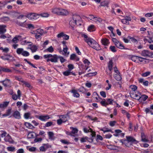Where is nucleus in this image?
<instances>
[{"mask_svg": "<svg viewBox=\"0 0 153 153\" xmlns=\"http://www.w3.org/2000/svg\"><path fill=\"white\" fill-rule=\"evenodd\" d=\"M16 23L18 25L20 26L27 28V24L26 22V20H25L23 22H21L18 20H16Z\"/></svg>", "mask_w": 153, "mask_h": 153, "instance_id": "obj_7", "label": "nucleus"}, {"mask_svg": "<svg viewBox=\"0 0 153 153\" xmlns=\"http://www.w3.org/2000/svg\"><path fill=\"white\" fill-rule=\"evenodd\" d=\"M24 50L22 48H18L16 50V52L18 54H22Z\"/></svg>", "mask_w": 153, "mask_h": 153, "instance_id": "obj_35", "label": "nucleus"}, {"mask_svg": "<svg viewBox=\"0 0 153 153\" xmlns=\"http://www.w3.org/2000/svg\"><path fill=\"white\" fill-rule=\"evenodd\" d=\"M130 88L133 91H135L137 89V87L135 85H131L130 86Z\"/></svg>", "mask_w": 153, "mask_h": 153, "instance_id": "obj_47", "label": "nucleus"}, {"mask_svg": "<svg viewBox=\"0 0 153 153\" xmlns=\"http://www.w3.org/2000/svg\"><path fill=\"white\" fill-rule=\"evenodd\" d=\"M40 151L44 152L46 150V149L44 146H41L39 148Z\"/></svg>", "mask_w": 153, "mask_h": 153, "instance_id": "obj_63", "label": "nucleus"}, {"mask_svg": "<svg viewBox=\"0 0 153 153\" xmlns=\"http://www.w3.org/2000/svg\"><path fill=\"white\" fill-rule=\"evenodd\" d=\"M30 115V114L29 112L25 113L24 115V118L26 119H28Z\"/></svg>", "mask_w": 153, "mask_h": 153, "instance_id": "obj_43", "label": "nucleus"}, {"mask_svg": "<svg viewBox=\"0 0 153 153\" xmlns=\"http://www.w3.org/2000/svg\"><path fill=\"white\" fill-rule=\"evenodd\" d=\"M141 55L145 57H153V52H150L148 50H144L141 53Z\"/></svg>", "mask_w": 153, "mask_h": 153, "instance_id": "obj_4", "label": "nucleus"}, {"mask_svg": "<svg viewBox=\"0 0 153 153\" xmlns=\"http://www.w3.org/2000/svg\"><path fill=\"white\" fill-rule=\"evenodd\" d=\"M71 92L73 94V96L75 97H79L80 96L79 94L75 90H73L71 91Z\"/></svg>", "mask_w": 153, "mask_h": 153, "instance_id": "obj_22", "label": "nucleus"}, {"mask_svg": "<svg viewBox=\"0 0 153 153\" xmlns=\"http://www.w3.org/2000/svg\"><path fill=\"white\" fill-rule=\"evenodd\" d=\"M64 34V33L63 32H62L58 34L57 35V36L58 38H60L62 37L63 38Z\"/></svg>", "mask_w": 153, "mask_h": 153, "instance_id": "obj_62", "label": "nucleus"}, {"mask_svg": "<svg viewBox=\"0 0 153 153\" xmlns=\"http://www.w3.org/2000/svg\"><path fill=\"white\" fill-rule=\"evenodd\" d=\"M100 103L101 105L104 106L106 107L108 105V103L106 102L105 99H103V100L101 101Z\"/></svg>", "mask_w": 153, "mask_h": 153, "instance_id": "obj_36", "label": "nucleus"}, {"mask_svg": "<svg viewBox=\"0 0 153 153\" xmlns=\"http://www.w3.org/2000/svg\"><path fill=\"white\" fill-rule=\"evenodd\" d=\"M23 83L25 85V87H27L30 89L32 88V87L31 86L30 83L25 81H23Z\"/></svg>", "mask_w": 153, "mask_h": 153, "instance_id": "obj_30", "label": "nucleus"}, {"mask_svg": "<svg viewBox=\"0 0 153 153\" xmlns=\"http://www.w3.org/2000/svg\"><path fill=\"white\" fill-rule=\"evenodd\" d=\"M100 130L103 131L104 133L105 132L109 131L111 132H113L111 131V129L107 128H101L100 129Z\"/></svg>", "mask_w": 153, "mask_h": 153, "instance_id": "obj_29", "label": "nucleus"}, {"mask_svg": "<svg viewBox=\"0 0 153 153\" xmlns=\"http://www.w3.org/2000/svg\"><path fill=\"white\" fill-rule=\"evenodd\" d=\"M36 117L41 120L42 121H45L50 118V117L48 115L38 116Z\"/></svg>", "mask_w": 153, "mask_h": 153, "instance_id": "obj_6", "label": "nucleus"}, {"mask_svg": "<svg viewBox=\"0 0 153 153\" xmlns=\"http://www.w3.org/2000/svg\"><path fill=\"white\" fill-rule=\"evenodd\" d=\"M148 96L145 94H143L140 97H139V99H137V100L141 102H142V101H145L148 98Z\"/></svg>", "mask_w": 153, "mask_h": 153, "instance_id": "obj_15", "label": "nucleus"}, {"mask_svg": "<svg viewBox=\"0 0 153 153\" xmlns=\"http://www.w3.org/2000/svg\"><path fill=\"white\" fill-rule=\"evenodd\" d=\"M53 124V122H47L45 125V127H48L51 126Z\"/></svg>", "mask_w": 153, "mask_h": 153, "instance_id": "obj_55", "label": "nucleus"}, {"mask_svg": "<svg viewBox=\"0 0 153 153\" xmlns=\"http://www.w3.org/2000/svg\"><path fill=\"white\" fill-rule=\"evenodd\" d=\"M36 133L33 132H29L27 135V137L28 138H33L34 137V135H36Z\"/></svg>", "mask_w": 153, "mask_h": 153, "instance_id": "obj_21", "label": "nucleus"}, {"mask_svg": "<svg viewBox=\"0 0 153 153\" xmlns=\"http://www.w3.org/2000/svg\"><path fill=\"white\" fill-rule=\"evenodd\" d=\"M68 50V48H63V55L65 56H66L67 55H68L69 54V52H67Z\"/></svg>", "mask_w": 153, "mask_h": 153, "instance_id": "obj_31", "label": "nucleus"}, {"mask_svg": "<svg viewBox=\"0 0 153 153\" xmlns=\"http://www.w3.org/2000/svg\"><path fill=\"white\" fill-rule=\"evenodd\" d=\"M89 46H90L93 49H94L97 51H99V50H101V48L100 47V45L98 44V46H97L98 47H96L95 48L93 47V46H95V47L96 46H95V45L93 43V44L92 43V45H90Z\"/></svg>", "mask_w": 153, "mask_h": 153, "instance_id": "obj_25", "label": "nucleus"}, {"mask_svg": "<svg viewBox=\"0 0 153 153\" xmlns=\"http://www.w3.org/2000/svg\"><path fill=\"white\" fill-rule=\"evenodd\" d=\"M128 38L129 39H130L131 41L134 43L137 42V40L134 37H131L130 36H128Z\"/></svg>", "mask_w": 153, "mask_h": 153, "instance_id": "obj_37", "label": "nucleus"}, {"mask_svg": "<svg viewBox=\"0 0 153 153\" xmlns=\"http://www.w3.org/2000/svg\"><path fill=\"white\" fill-rule=\"evenodd\" d=\"M29 28L30 29H33L34 28V26L31 24H27V28Z\"/></svg>", "mask_w": 153, "mask_h": 153, "instance_id": "obj_59", "label": "nucleus"}, {"mask_svg": "<svg viewBox=\"0 0 153 153\" xmlns=\"http://www.w3.org/2000/svg\"><path fill=\"white\" fill-rule=\"evenodd\" d=\"M68 70L70 71L73 69L74 68V65L72 64H69L68 66Z\"/></svg>", "mask_w": 153, "mask_h": 153, "instance_id": "obj_46", "label": "nucleus"}, {"mask_svg": "<svg viewBox=\"0 0 153 153\" xmlns=\"http://www.w3.org/2000/svg\"><path fill=\"white\" fill-rule=\"evenodd\" d=\"M101 43L105 46L107 45L109 43V40L107 38H103L101 39Z\"/></svg>", "mask_w": 153, "mask_h": 153, "instance_id": "obj_17", "label": "nucleus"}, {"mask_svg": "<svg viewBox=\"0 0 153 153\" xmlns=\"http://www.w3.org/2000/svg\"><path fill=\"white\" fill-rule=\"evenodd\" d=\"M63 74L65 76H68L71 75V72L69 70L63 72Z\"/></svg>", "mask_w": 153, "mask_h": 153, "instance_id": "obj_38", "label": "nucleus"}, {"mask_svg": "<svg viewBox=\"0 0 153 153\" xmlns=\"http://www.w3.org/2000/svg\"><path fill=\"white\" fill-rule=\"evenodd\" d=\"M82 36L84 37L85 41L89 45H92V44L93 43L96 46L95 47V46H93V47L95 48L97 47V46H98V43L97 42L93 39L88 37L85 34H83L82 35Z\"/></svg>", "mask_w": 153, "mask_h": 153, "instance_id": "obj_3", "label": "nucleus"}, {"mask_svg": "<svg viewBox=\"0 0 153 153\" xmlns=\"http://www.w3.org/2000/svg\"><path fill=\"white\" fill-rule=\"evenodd\" d=\"M114 77L117 81H119L121 79V76L119 74H117L114 75Z\"/></svg>", "mask_w": 153, "mask_h": 153, "instance_id": "obj_32", "label": "nucleus"}, {"mask_svg": "<svg viewBox=\"0 0 153 153\" xmlns=\"http://www.w3.org/2000/svg\"><path fill=\"white\" fill-rule=\"evenodd\" d=\"M15 148L14 147H8L7 148V149L8 151L14 152L15 150Z\"/></svg>", "mask_w": 153, "mask_h": 153, "instance_id": "obj_41", "label": "nucleus"}, {"mask_svg": "<svg viewBox=\"0 0 153 153\" xmlns=\"http://www.w3.org/2000/svg\"><path fill=\"white\" fill-rule=\"evenodd\" d=\"M126 139L128 140V142L131 143H135L136 144L137 143V141L133 137L131 136H126Z\"/></svg>", "mask_w": 153, "mask_h": 153, "instance_id": "obj_10", "label": "nucleus"}, {"mask_svg": "<svg viewBox=\"0 0 153 153\" xmlns=\"http://www.w3.org/2000/svg\"><path fill=\"white\" fill-rule=\"evenodd\" d=\"M113 64V63L112 62V60H110L108 62V68L109 70L110 71H111V70H112Z\"/></svg>", "mask_w": 153, "mask_h": 153, "instance_id": "obj_26", "label": "nucleus"}, {"mask_svg": "<svg viewBox=\"0 0 153 153\" xmlns=\"http://www.w3.org/2000/svg\"><path fill=\"white\" fill-rule=\"evenodd\" d=\"M121 22L123 23L124 24L128 25L129 24V22L125 19H122L121 20Z\"/></svg>", "mask_w": 153, "mask_h": 153, "instance_id": "obj_52", "label": "nucleus"}, {"mask_svg": "<svg viewBox=\"0 0 153 153\" xmlns=\"http://www.w3.org/2000/svg\"><path fill=\"white\" fill-rule=\"evenodd\" d=\"M2 20L4 22L8 21L9 19V18L8 17H3L1 18Z\"/></svg>", "mask_w": 153, "mask_h": 153, "instance_id": "obj_48", "label": "nucleus"}, {"mask_svg": "<svg viewBox=\"0 0 153 153\" xmlns=\"http://www.w3.org/2000/svg\"><path fill=\"white\" fill-rule=\"evenodd\" d=\"M60 9L59 8H56L52 9V12L54 14H56L59 15Z\"/></svg>", "mask_w": 153, "mask_h": 153, "instance_id": "obj_19", "label": "nucleus"}, {"mask_svg": "<svg viewBox=\"0 0 153 153\" xmlns=\"http://www.w3.org/2000/svg\"><path fill=\"white\" fill-rule=\"evenodd\" d=\"M15 78L16 80H18L19 81H20L22 83L23 82V81H24L23 80V79L21 77H19L17 76H16L15 77Z\"/></svg>", "mask_w": 153, "mask_h": 153, "instance_id": "obj_54", "label": "nucleus"}, {"mask_svg": "<svg viewBox=\"0 0 153 153\" xmlns=\"http://www.w3.org/2000/svg\"><path fill=\"white\" fill-rule=\"evenodd\" d=\"M16 36L18 40L22 41L26 38L25 37H22V36L20 35L17 36Z\"/></svg>", "mask_w": 153, "mask_h": 153, "instance_id": "obj_58", "label": "nucleus"}, {"mask_svg": "<svg viewBox=\"0 0 153 153\" xmlns=\"http://www.w3.org/2000/svg\"><path fill=\"white\" fill-rule=\"evenodd\" d=\"M110 49L111 51L113 52H115L116 51L115 47L114 46H111L110 47Z\"/></svg>", "mask_w": 153, "mask_h": 153, "instance_id": "obj_61", "label": "nucleus"}, {"mask_svg": "<svg viewBox=\"0 0 153 153\" xmlns=\"http://www.w3.org/2000/svg\"><path fill=\"white\" fill-rule=\"evenodd\" d=\"M115 45L117 47L120 49H124V46L119 42L116 43V44H115Z\"/></svg>", "mask_w": 153, "mask_h": 153, "instance_id": "obj_23", "label": "nucleus"}, {"mask_svg": "<svg viewBox=\"0 0 153 153\" xmlns=\"http://www.w3.org/2000/svg\"><path fill=\"white\" fill-rule=\"evenodd\" d=\"M100 95L104 98L106 97L105 92L104 91H101L100 92Z\"/></svg>", "mask_w": 153, "mask_h": 153, "instance_id": "obj_64", "label": "nucleus"}, {"mask_svg": "<svg viewBox=\"0 0 153 153\" xmlns=\"http://www.w3.org/2000/svg\"><path fill=\"white\" fill-rule=\"evenodd\" d=\"M138 56H133L131 57V59L132 61L135 62L136 61L137 59Z\"/></svg>", "mask_w": 153, "mask_h": 153, "instance_id": "obj_60", "label": "nucleus"}, {"mask_svg": "<svg viewBox=\"0 0 153 153\" xmlns=\"http://www.w3.org/2000/svg\"><path fill=\"white\" fill-rule=\"evenodd\" d=\"M70 128L72 129L71 133L73 134H75L78 132V130L76 128H74L73 127H71Z\"/></svg>", "mask_w": 153, "mask_h": 153, "instance_id": "obj_39", "label": "nucleus"}, {"mask_svg": "<svg viewBox=\"0 0 153 153\" xmlns=\"http://www.w3.org/2000/svg\"><path fill=\"white\" fill-rule=\"evenodd\" d=\"M0 82L2 83V84L5 87H7L8 85L10 83V80L8 79H6L2 81H1Z\"/></svg>", "mask_w": 153, "mask_h": 153, "instance_id": "obj_16", "label": "nucleus"}, {"mask_svg": "<svg viewBox=\"0 0 153 153\" xmlns=\"http://www.w3.org/2000/svg\"><path fill=\"white\" fill-rule=\"evenodd\" d=\"M69 113H67L66 114L62 115V118L63 120V123H65L68 120L70 119V117L69 115Z\"/></svg>", "mask_w": 153, "mask_h": 153, "instance_id": "obj_9", "label": "nucleus"}, {"mask_svg": "<svg viewBox=\"0 0 153 153\" xmlns=\"http://www.w3.org/2000/svg\"><path fill=\"white\" fill-rule=\"evenodd\" d=\"M28 149L29 151L30 152H39V150L37 149L36 148L33 147L30 148Z\"/></svg>", "mask_w": 153, "mask_h": 153, "instance_id": "obj_27", "label": "nucleus"}, {"mask_svg": "<svg viewBox=\"0 0 153 153\" xmlns=\"http://www.w3.org/2000/svg\"><path fill=\"white\" fill-rule=\"evenodd\" d=\"M120 141L122 144H124L127 146H129V145H131V143L129 144V142H128L127 139L126 140L125 139L120 140Z\"/></svg>", "mask_w": 153, "mask_h": 153, "instance_id": "obj_12", "label": "nucleus"}, {"mask_svg": "<svg viewBox=\"0 0 153 153\" xmlns=\"http://www.w3.org/2000/svg\"><path fill=\"white\" fill-rule=\"evenodd\" d=\"M45 59H47V62L51 61L52 62L56 63L58 62L59 56L56 54L52 55L51 54H46L44 56Z\"/></svg>", "mask_w": 153, "mask_h": 153, "instance_id": "obj_2", "label": "nucleus"}, {"mask_svg": "<svg viewBox=\"0 0 153 153\" xmlns=\"http://www.w3.org/2000/svg\"><path fill=\"white\" fill-rule=\"evenodd\" d=\"M36 33L39 34L42 36L45 33L44 31L43 30L41 29H37L36 31Z\"/></svg>", "mask_w": 153, "mask_h": 153, "instance_id": "obj_20", "label": "nucleus"}, {"mask_svg": "<svg viewBox=\"0 0 153 153\" xmlns=\"http://www.w3.org/2000/svg\"><path fill=\"white\" fill-rule=\"evenodd\" d=\"M46 50L48 51L51 53H52L53 51H54L53 48L52 47V46H51L50 47H49V48H47Z\"/></svg>", "mask_w": 153, "mask_h": 153, "instance_id": "obj_57", "label": "nucleus"}, {"mask_svg": "<svg viewBox=\"0 0 153 153\" xmlns=\"http://www.w3.org/2000/svg\"><path fill=\"white\" fill-rule=\"evenodd\" d=\"M7 26L5 25H0V34H3L6 31Z\"/></svg>", "mask_w": 153, "mask_h": 153, "instance_id": "obj_8", "label": "nucleus"}, {"mask_svg": "<svg viewBox=\"0 0 153 153\" xmlns=\"http://www.w3.org/2000/svg\"><path fill=\"white\" fill-rule=\"evenodd\" d=\"M147 37L149 39V40H148L149 43H151L153 42V34L152 35H150L149 33V35L147 36Z\"/></svg>", "mask_w": 153, "mask_h": 153, "instance_id": "obj_28", "label": "nucleus"}, {"mask_svg": "<svg viewBox=\"0 0 153 153\" xmlns=\"http://www.w3.org/2000/svg\"><path fill=\"white\" fill-rule=\"evenodd\" d=\"M24 124L27 128L30 129H32L34 128L30 123L27 122H25Z\"/></svg>", "mask_w": 153, "mask_h": 153, "instance_id": "obj_24", "label": "nucleus"}, {"mask_svg": "<svg viewBox=\"0 0 153 153\" xmlns=\"http://www.w3.org/2000/svg\"><path fill=\"white\" fill-rule=\"evenodd\" d=\"M69 24L72 27L75 26L77 24V22L79 23L81 21L82 19L80 16L76 14L73 15L72 17L70 19Z\"/></svg>", "mask_w": 153, "mask_h": 153, "instance_id": "obj_1", "label": "nucleus"}, {"mask_svg": "<svg viewBox=\"0 0 153 153\" xmlns=\"http://www.w3.org/2000/svg\"><path fill=\"white\" fill-rule=\"evenodd\" d=\"M48 134L49 136V138L50 139H53L54 137V134L52 132H48Z\"/></svg>", "mask_w": 153, "mask_h": 153, "instance_id": "obj_33", "label": "nucleus"}, {"mask_svg": "<svg viewBox=\"0 0 153 153\" xmlns=\"http://www.w3.org/2000/svg\"><path fill=\"white\" fill-rule=\"evenodd\" d=\"M109 1H103L101 3L100 5L102 6L106 7H108V4Z\"/></svg>", "mask_w": 153, "mask_h": 153, "instance_id": "obj_18", "label": "nucleus"}, {"mask_svg": "<svg viewBox=\"0 0 153 153\" xmlns=\"http://www.w3.org/2000/svg\"><path fill=\"white\" fill-rule=\"evenodd\" d=\"M24 60L26 62H27L28 64L30 65L31 66H32L33 67L35 68H37V67H36L33 64L31 63L30 62L28 61L27 59H24Z\"/></svg>", "mask_w": 153, "mask_h": 153, "instance_id": "obj_51", "label": "nucleus"}, {"mask_svg": "<svg viewBox=\"0 0 153 153\" xmlns=\"http://www.w3.org/2000/svg\"><path fill=\"white\" fill-rule=\"evenodd\" d=\"M114 102V100L110 99H107V103H108V104H112Z\"/></svg>", "mask_w": 153, "mask_h": 153, "instance_id": "obj_50", "label": "nucleus"}, {"mask_svg": "<svg viewBox=\"0 0 153 153\" xmlns=\"http://www.w3.org/2000/svg\"><path fill=\"white\" fill-rule=\"evenodd\" d=\"M37 47L35 45H33L30 48V49L32 52H35L37 50Z\"/></svg>", "mask_w": 153, "mask_h": 153, "instance_id": "obj_34", "label": "nucleus"}, {"mask_svg": "<svg viewBox=\"0 0 153 153\" xmlns=\"http://www.w3.org/2000/svg\"><path fill=\"white\" fill-rule=\"evenodd\" d=\"M70 59L77 62L79 60V59L75 54L74 53L71 55Z\"/></svg>", "mask_w": 153, "mask_h": 153, "instance_id": "obj_11", "label": "nucleus"}, {"mask_svg": "<svg viewBox=\"0 0 153 153\" xmlns=\"http://www.w3.org/2000/svg\"><path fill=\"white\" fill-rule=\"evenodd\" d=\"M150 74V72L149 71L146 72L142 74V76L143 77H146L149 75Z\"/></svg>", "mask_w": 153, "mask_h": 153, "instance_id": "obj_49", "label": "nucleus"}, {"mask_svg": "<svg viewBox=\"0 0 153 153\" xmlns=\"http://www.w3.org/2000/svg\"><path fill=\"white\" fill-rule=\"evenodd\" d=\"M97 74V72H94L92 73H89L87 74L86 75L87 76H94L96 75Z\"/></svg>", "mask_w": 153, "mask_h": 153, "instance_id": "obj_56", "label": "nucleus"}, {"mask_svg": "<svg viewBox=\"0 0 153 153\" xmlns=\"http://www.w3.org/2000/svg\"><path fill=\"white\" fill-rule=\"evenodd\" d=\"M1 71H2L4 72H10L11 71V70H10L9 69L3 68H1Z\"/></svg>", "mask_w": 153, "mask_h": 153, "instance_id": "obj_45", "label": "nucleus"}, {"mask_svg": "<svg viewBox=\"0 0 153 153\" xmlns=\"http://www.w3.org/2000/svg\"><path fill=\"white\" fill-rule=\"evenodd\" d=\"M12 116L16 119H19L21 118L20 113L17 111L14 112L12 114Z\"/></svg>", "mask_w": 153, "mask_h": 153, "instance_id": "obj_14", "label": "nucleus"}, {"mask_svg": "<svg viewBox=\"0 0 153 153\" xmlns=\"http://www.w3.org/2000/svg\"><path fill=\"white\" fill-rule=\"evenodd\" d=\"M37 16L38 14L35 13H30L27 14L26 17L29 19L33 21L37 19L36 17Z\"/></svg>", "mask_w": 153, "mask_h": 153, "instance_id": "obj_5", "label": "nucleus"}, {"mask_svg": "<svg viewBox=\"0 0 153 153\" xmlns=\"http://www.w3.org/2000/svg\"><path fill=\"white\" fill-rule=\"evenodd\" d=\"M94 28V26L93 25H91L89 26L88 30L90 32L93 31L94 30H93Z\"/></svg>", "mask_w": 153, "mask_h": 153, "instance_id": "obj_40", "label": "nucleus"}, {"mask_svg": "<svg viewBox=\"0 0 153 153\" xmlns=\"http://www.w3.org/2000/svg\"><path fill=\"white\" fill-rule=\"evenodd\" d=\"M145 17H149L153 16V13H147L145 14Z\"/></svg>", "mask_w": 153, "mask_h": 153, "instance_id": "obj_53", "label": "nucleus"}, {"mask_svg": "<svg viewBox=\"0 0 153 153\" xmlns=\"http://www.w3.org/2000/svg\"><path fill=\"white\" fill-rule=\"evenodd\" d=\"M22 55L24 56H29V53L27 51H23Z\"/></svg>", "mask_w": 153, "mask_h": 153, "instance_id": "obj_44", "label": "nucleus"}, {"mask_svg": "<svg viewBox=\"0 0 153 153\" xmlns=\"http://www.w3.org/2000/svg\"><path fill=\"white\" fill-rule=\"evenodd\" d=\"M7 4V2L6 1H0V9H1L2 7H4Z\"/></svg>", "mask_w": 153, "mask_h": 153, "instance_id": "obj_42", "label": "nucleus"}, {"mask_svg": "<svg viewBox=\"0 0 153 153\" xmlns=\"http://www.w3.org/2000/svg\"><path fill=\"white\" fill-rule=\"evenodd\" d=\"M68 14V11L63 9H60L59 15L66 16Z\"/></svg>", "mask_w": 153, "mask_h": 153, "instance_id": "obj_13", "label": "nucleus"}]
</instances>
